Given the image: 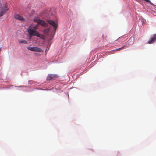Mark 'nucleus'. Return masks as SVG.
<instances>
[{"mask_svg":"<svg viewBox=\"0 0 156 156\" xmlns=\"http://www.w3.org/2000/svg\"><path fill=\"white\" fill-rule=\"evenodd\" d=\"M8 10L7 4H5L3 5L2 8H1L0 12V17L2 16L5 12L6 11Z\"/></svg>","mask_w":156,"mask_h":156,"instance_id":"f257e3e1","label":"nucleus"},{"mask_svg":"<svg viewBox=\"0 0 156 156\" xmlns=\"http://www.w3.org/2000/svg\"><path fill=\"white\" fill-rule=\"evenodd\" d=\"M27 48L28 50L34 51L41 52H42V49L37 47H31L28 46L27 47Z\"/></svg>","mask_w":156,"mask_h":156,"instance_id":"f03ea898","label":"nucleus"},{"mask_svg":"<svg viewBox=\"0 0 156 156\" xmlns=\"http://www.w3.org/2000/svg\"><path fill=\"white\" fill-rule=\"evenodd\" d=\"M47 21L49 24L52 25L54 27L55 32L58 26L57 24L54 21L52 20H47Z\"/></svg>","mask_w":156,"mask_h":156,"instance_id":"7ed1b4c3","label":"nucleus"},{"mask_svg":"<svg viewBox=\"0 0 156 156\" xmlns=\"http://www.w3.org/2000/svg\"><path fill=\"white\" fill-rule=\"evenodd\" d=\"M38 27V24H37L34 27L33 29H29L28 30V32L29 34L32 35V34H35V31H37L35 30Z\"/></svg>","mask_w":156,"mask_h":156,"instance_id":"20e7f679","label":"nucleus"},{"mask_svg":"<svg viewBox=\"0 0 156 156\" xmlns=\"http://www.w3.org/2000/svg\"><path fill=\"white\" fill-rule=\"evenodd\" d=\"M14 17L16 19L20 21H25V19L24 18L19 14H16L14 16Z\"/></svg>","mask_w":156,"mask_h":156,"instance_id":"39448f33","label":"nucleus"},{"mask_svg":"<svg viewBox=\"0 0 156 156\" xmlns=\"http://www.w3.org/2000/svg\"><path fill=\"white\" fill-rule=\"evenodd\" d=\"M58 77V76L55 74H49L47 77V80H49L52 79L56 78Z\"/></svg>","mask_w":156,"mask_h":156,"instance_id":"423d86ee","label":"nucleus"},{"mask_svg":"<svg viewBox=\"0 0 156 156\" xmlns=\"http://www.w3.org/2000/svg\"><path fill=\"white\" fill-rule=\"evenodd\" d=\"M156 40V34H155L153 35V37L151 38V39L148 41V43L149 44H152Z\"/></svg>","mask_w":156,"mask_h":156,"instance_id":"0eeeda50","label":"nucleus"},{"mask_svg":"<svg viewBox=\"0 0 156 156\" xmlns=\"http://www.w3.org/2000/svg\"><path fill=\"white\" fill-rule=\"evenodd\" d=\"M35 34H32V36H36L39 37L43 39H44V36L42 34H40L37 31H35Z\"/></svg>","mask_w":156,"mask_h":156,"instance_id":"6e6552de","label":"nucleus"},{"mask_svg":"<svg viewBox=\"0 0 156 156\" xmlns=\"http://www.w3.org/2000/svg\"><path fill=\"white\" fill-rule=\"evenodd\" d=\"M38 24H40L44 27H47L48 26V25L47 23L44 21L42 20H40L39 21V23Z\"/></svg>","mask_w":156,"mask_h":156,"instance_id":"1a4fd4ad","label":"nucleus"},{"mask_svg":"<svg viewBox=\"0 0 156 156\" xmlns=\"http://www.w3.org/2000/svg\"><path fill=\"white\" fill-rule=\"evenodd\" d=\"M51 29L50 27H49L47 29H45L44 30V33L47 34L49 32V30Z\"/></svg>","mask_w":156,"mask_h":156,"instance_id":"9d476101","label":"nucleus"},{"mask_svg":"<svg viewBox=\"0 0 156 156\" xmlns=\"http://www.w3.org/2000/svg\"><path fill=\"white\" fill-rule=\"evenodd\" d=\"M41 20H39L38 18H34V22L37 23H39V21Z\"/></svg>","mask_w":156,"mask_h":156,"instance_id":"9b49d317","label":"nucleus"},{"mask_svg":"<svg viewBox=\"0 0 156 156\" xmlns=\"http://www.w3.org/2000/svg\"><path fill=\"white\" fill-rule=\"evenodd\" d=\"M19 42L20 43L27 44V42L25 40L19 41Z\"/></svg>","mask_w":156,"mask_h":156,"instance_id":"f8f14e48","label":"nucleus"},{"mask_svg":"<svg viewBox=\"0 0 156 156\" xmlns=\"http://www.w3.org/2000/svg\"><path fill=\"white\" fill-rule=\"evenodd\" d=\"M126 47L125 45H124L122 47L120 48H121V50L122 49H125V48H126Z\"/></svg>","mask_w":156,"mask_h":156,"instance_id":"ddd939ff","label":"nucleus"},{"mask_svg":"<svg viewBox=\"0 0 156 156\" xmlns=\"http://www.w3.org/2000/svg\"><path fill=\"white\" fill-rule=\"evenodd\" d=\"M144 0L146 2L149 3L150 4H151V5H153V4L151 2L150 0Z\"/></svg>","mask_w":156,"mask_h":156,"instance_id":"4468645a","label":"nucleus"},{"mask_svg":"<svg viewBox=\"0 0 156 156\" xmlns=\"http://www.w3.org/2000/svg\"><path fill=\"white\" fill-rule=\"evenodd\" d=\"M121 50V49L120 48H119L117 49H116V51H119V50Z\"/></svg>","mask_w":156,"mask_h":156,"instance_id":"2eb2a0df","label":"nucleus"}]
</instances>
